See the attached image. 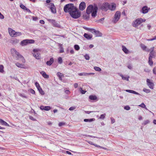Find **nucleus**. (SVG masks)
I'll return each mask as SVG.
<instances>
[{
    "label": "nucleus",
    "mask_w": 156,
    "mask_h": 156,
    "mask_svg": "<svg viewBox=\"0 0 156 156\" xmlns=\"http://www.w3.org/2000/svg\"><path fill=\"white\" fill-rule=\"evenodd\" d=\"M63 10H78L77 8L73 4L69 3L66 5L64 7Z\"/></svg>",
    "instance_id": "nucleus-7"
},
{
    "label": "nucleus",
    "mask_w": 156,
    "mask_h": 156,
    "mask_svg": "<svg viewBox=\"0 0 156 156\" xmlns=\"http://www.w3.org/2000/svg\"><path fill=\"white\" fill-rule=\"evenodd\" d=\"M105 19L104 18H102L101 19H100L99 20H97V22H100L101 23H103V22H102Z\"/></svg>",
    "instance_id": "nucleus-52"
},
{
    "label": "nucleus",
    "mask_w": 156,
    "mask_h": 156,
    "mask_svg": "<svg viewBox=\"0 0 156 156\" xmlns=\"http://www.w3.org/2000/svg\"><path fill=\"white\" fill-rule=\"evenodd\" d=\"M80 90L81 93L83 94H85L86 92V91L83 90L82 88L81 87L80 88Z\"/></svg>",
    "instance_id": "nucleus-47"
},
{
    "label": "nucleus",
    "mask_w": 156,
    "mask_h": 156,
    "mask_svg": "<svg viewBox=\"0 0 156 156\" xmlns=\"http://www.w3.org/2000/svg\"><path fill=\"white\" fill-rule=\"evenodd\" d=\"M4 66L2 65H0V72L1 73H4Z\"/></svg>",
    "instance_id": "nucleus-37"
},
{
    "label": "nucleus",
    "mask_w": 156,
    "mask_h": 156,
    "mask_svg": "<svg viewBox=\"0 0 156 156\" xmlns=\"http://www.w3.org/2000/svg\"><path fill=\"white\" fill-rule=\"evenodd\" d=\"M128 68L129 69H131L132 68V66L131 65L129 64L127 66Z\"/></svg>",
    "instance_id": "nucleus-63"
},
{
    "label": "nucleus",
    "mask_w": 156,
    "mask_h": 156,
    "mask_svg": "<svg viewBox=\"0 0 156 156\" xmlns=\"http://www.w3.org/2000/svg\"><path fill=\"white\" fill-rule=\"evenodd\" d=\"M115 4H113L111 5H110L108 4V9H110V10H114L115 9Z\"/></svg>",
    "instance_id": "nucleus-18"
},
{
    "label": "nucleus",
    "mask_w": 156,
    "mask_h": 156,
    "mask_svg": "<svg viewBox=\"0 0 156 156\" xmlns=\"http://www.w3.org/2000/svg\"><path fill=\"white\" fill-rule=\"evenodd\" d=\"M16 65L18 67L23 68V65L22 64L18 62H17L16 63Z\"/></svg>",
    "instance_id": "nucleus-32"
},
{
    "label": "nucleus",
    "mask_w": 156,
    "mask_h": 156,
    "mask_svg": "<svg viewBox=\"0 0 156 156\" xmlns=\"http://www.w3.org/2000/svg\"><path fill=\"white\" fill-rule=\"evenodd\" d=\"M40 73L42 75L43 77L45 78H48L49 77V76L44 71H41L40 72Z\"/></svg>",
    "instance_id": "nucleus-20"
},
{
    "label": "nucleus",
    "mask_w": 156,
    "mask_h": 156,
    "mask_svg": "<svg viewBox=\"0 0 156 156\" xmlns=\"http://www.w3.org/2000/svg\"><path fill=\"white\" fill-rule=\"evenodd\" d=\"M29 118H30V119L31 120H32L33 121H36V119L32 116H30Z\"/></svg>",
    "instance_id": "nucleus-58"
},
{
    "label": "nucleus",
    "mask_w": 156,
    "mask_h": 156,
    "mask_svg": "<svg viewBox=\"0 0 156 156\" xmlns=\"http://www.w3.org/2000/svg\"><path fill=\"white\" fill-rule=\"evenodd\" d=\"M86 6V3L84 2H81L79 5V10H84Z\"/></svg>",
    "instance_id": "nucleus-12"
},
{
    "label": "nucleus",
    "mask_w": 156,
    "mask_h": 156,
    "mask_svg": "<svg viewBox=\"0 0 156 156\" xmlns=\"http://www.w3.org/2000/svg\"><path fill=\"white\" fill-rule=\"evenodd\" d=\"M74 48L75 50L78 51L80 49L79 46L77 44L75 45L74 46Z\"/></svg>",
    "instance_id": "nucleus-43"
},
{
    "label": "nucleus",
    "mask_w": 156,
    "mask_h": 156,
    "mask_svg": "<svg viewBox=\"0 0 156 156\" xmlns=\"http://www.w3.org/2000/svg\"><path fill=\"white\" fill-rule=\"evenodd\" d=\"M96 30L94 29L90 28V29H89V31L90 32H91L92 33H95Z\"/></svg>",
    "instance_id": "nucleus-48"
},
{
    "label": "nucleus",
    "mask_w": 156,
    "mask_h": 156,
    "mask_svg": "<svg viewBox=\"0 0 156 156\" xmlns=\"http://www.w3.org/2000/svg\"><path fill=\"white\" fill-rule=\"evenodd\" d=\"M147 85L149 86V87L152 89L154 88V83L150 81V80L147 79Z\"/></svg>",
    "instance_id": "nucleus-11"
},
{
    "label": "nucleus",
    "mask_w": 156,
    "mask_h": 156,
    "mask_svg": "<svg viewBox=\"0 0 156 156\" xmlns=\"http://www.w3.org/2000/svg\"><path fill=\"white\" fill-rule=\"evenodd\" d=\"M12 52H14L15 54L16 55L15 58L16 59H19L20 58H22V62H24L25 61L23 56L20 54L19 52H18L15 49L13 48L11 50Z\"/></svg>",
    "instance_id": "nucleus-6"
},
{
    "label": "nucleus",
    "mask_w": 156,
    "mask_h": 156,
    "mask_svg": "<svg viewBox=\"0 0 156 156\" xmlns=\"http://www.w3.org/2000/svg\"><path fill=\"white\" fill-rule=\"evenodd\" d=\"M34 53L33 54V56L36 59H39L41 58V55L40 52L35 49L33 50Z\"/></svg>",
    "instance_id": "nucleus-10"
},
{
    "label": "nucleus",
    "mask_w": 156,
    "mask_h": 156,
    "mask_svg": "<svg viewBox=\"0 0 156 156\" xmlns=\"http://www.w3.org/2000/svg\"><path fill=\"white\" fill-rule=\"evenodd\" d=\"M20 96L22 97H23V98H27V97L25 96V95H24V94H20Z\"/></svg>",
    "instance_id": "nucleus-60"
},
{
    "label": "nucleus",
    "mask_w": 156,
    "mask_h": 156,
    "mask_svg": "<svg viewBox=\"0 0 156 156\" xmlns=\"http://www.w3.org/2000/svg\"><path fill=\"white\" fill-rule=\"evenodd\" d=\"M40 23L41 24H43L44 23V21L43 20H41L40 21Z\"/></svg>",
    "instance_id": "nucleus-64"
},
{
    "label": "nucleus",
    "mask_w": 156,
    "mask_h": 156,
    "mask_svg": "<svg viewBox=\"0 0 156 156\" xmlns=\"http://www.w3.org/2000/svg\"><path fill=\"white\" fill-rule=\"evenodd\" d=\"M89 99L92 101L97 100V98L95 95H91L89 96Z\"/></svg>",
    "instance_id": "nucleus-19"
},
{
    "label": "nucleus",
    "mask_w": 156,
    "mask_h": 156,
    "mask_svg": "<svg viewBox=\"0 0 156 156\" xmlns=\"http://www.w3.org/2000/svg\"><path fill=\"white\" fill-rule=\"evenodd\" d=\"M150 122L148 120H146L144 121L142 124L144 125H145L148 123H149Z\"/></svg>",
    "instance_id": "nucleus-45"
},
{
    "label": "nucleus",
    "mask_w": 156,
    "mask_h": 156,
    "mask_svg": "<svg viewBox=\"0 0 156 156\" xmlns=\"http://www.w3.org/2000/svg\"><path fill=\"white\" fill-rule=\"evenodd\" d=\"M95 120L94 118H92L90 119H84V121L85 122H91L92 121H94Z\"/></svg>",
    "instance_id": "nucleus-30"
},
{
    "label": "nucleus",
    "mask_w": 156,
    "mask_h": 156,
    "mask_svg": "<svg viewBox=\"0 0 156 156\" xmlns=\"http://www.w3.org/2000/svg\"><path fill=\"white\" fill-rule=\"evenodd\" d=\"M139 106L142 108H144L145 109L147 110H148L147 108H146V105L143 103H142L140 105H139Z\"/></svg>",
    "instance_id": "nucleus-33"
},
{
    "label": "nucleus",
    "mask_w": 156,
    "mask_h": 156,
    "mask_svg": "<svg viewBox=\"0 0 156 156\" xmlns=\"http://www.w3.org/2000/svg\"><path fill=\"white\" fill-rule=\"evenodd\" d=\"M8 32L10 34V35L12 37H13L14 34H15V32H16L15 30H13L12 28H9L8 29Z\"/></svg>",
    "instance_id": "nucleus-13"
},
{
    "label": "nucleus",
    "mask_w": 156,
    "mask_h": 156,
    "mask_svg": "<svg viewBox=\"0 0 156 156\" xmlns=\"http://www.w3.org/2000/svg\"><path fill=\"white\" fill-rule=\"evenodd\" d=\"M66 12H69L71 16L73 18L77 19L81 15L80 10H64Z\"/></svg>",
    "instance_id": "nucleus-2"
},
{
    "label": "nucleus",
    "mask_w": 156,
    "mask_h": 156,
    "mask_svg": "<svg viewBox=\"0 0 156 156\" xmlns=\"http://www.w3.org/2000/svg\"><path fill=\"white\" fill-rule=\"evenodd\" d=\"M146 20L140 18L136 19L135 21L133 23L132 25L133 27H137L138 26L140 25L141 23L143 22H145Z\"/></svg>",
    "instance_id": "nucleus-3"
},
{
    "label": "nucleus",
    "mask_w": 156,
    "mask_h": 156,
    "mask_svg": "<svg viewBox=\"0 0 156 156\" xmlns=\"http://www.w3.org/2000/svg\"><path fill=\"white\" fill-rule=\"evenodd\" d=\"M120 12L117 11L115 14L114 17L112 20V22L114 23H116L120 19Z\"/></svg>",
    "instance_id": "nucleus-4"
},
{
    "label": "nucleus",
    "mask_w": 156,
    "mask_h": 156,
    "mask_svg": "<svg viewBox=\"0 0 156 156\" xmlns=\"http://www.w3.org/2000/svg\"><path fill=\"white\" fill-rule=\"evenodd\" d=\"M90 11H91V16L92 17H95L97 13V10H90Z\"/></svg>",
    "instance_id": "nucleus-27"
},
{
    "label": "nucleus",
    "mask_w": 156,
    "mask_h": 156,
    "mask_svg": "<svg viewBox=\"0 0 156 156\" xmlns=\"http://www.w3.org/2000/svg\"><path fill=\"white\" fill-rule=\"evenodd\" d=\"M54 62V59L53 58H51L49 61H47L46 62V64L48 66H51Z\"/></svg>",
    "instance_id": "nucleus-25"
},
{
    "label": "nucleus",
    "mask_w": 156,
    "mask_h": 156,
    "mask_svg": "<svg viewBox=\"0 0 156 156\" xmlns=\"http://www.w3.org/2000/svg\"><path fill=\"white\" fill-rule=\"evenodd\" d=\"M35 85L36 86V87H37V89H38L39 88H40L41 87L40 86L39 83L37 82H35Z\"/></svg>",
    "instance_id": "nucleus-46"
},
{
    "label": "nucleus",
    "mask_w": 156,
    "mask_h": 156,
    "mask_svg": "<svg viewBox=\"0 0 156 156\" xmlns=\"http://www.w3.org/2000/svg\"><path fill=\"white\" fill-rule=\"evenodd\" d=\"M76 108L75 107H71L69 108V110L70 111H72L75 109Z\"/></svg>",
    "instance_id": "nucleus-56"
},
{
    "label": "nucleus",
    "mask_w": 156,
    "mask_h": 156,
    "mask_svg": "<svg viewBox=\"0 0 156 156\" xmlns=\"http://www.w3.org/2000/svg\"><path fill=\"white\" fill-rule=\"evenodd\" d=\"M32 19L34 21H36L38 19V18L37 17H35L34 16L32 17Z\"/></svg>",
    "instance_id": "nucleus-59"
},
{
    "label": "nucleus",
    "mask_w": 156,
    "mask_h": 156,
    "mask_svg": "<svg viewBox=\"0 0 156 156\" xmlns=\"http://www.w3.org/2000/svg\"><path fill=\"white\" fill-rule=\"evenodd\" d=\"M21 35V33L19 32H16L13 37H16V36H20Z\"/></svg>",
    "instance_id": "nucleus-34"
},
{
    "label": "nucleus",
    "mask_w": 156,
    "mask_h": 156,
    "mask_svg": "<svg viewBox=\"0 0 156 156\" xmlns=\"http://www.w3.org/2000/svg\"><path fill=\"white\" fill-rule=\"evenodd\" d=\"M148 63L150 66H152L153 65V62L152 58H148Z\"/></svg>",
    "instance_id": "nucleus-35"
},
{
    "label": "nucleus",
    "mask_w": 156,
    "mask_h": 156,
    "mask_svg": "<svg viewBox=\"0 0 156 156\" xmlns=\"http://www.w3.org/2000/svg\"><path fill=\"white\" fill-rule=\"evenodd\" d=\"M19 40L15 39L11 40V43L13 44H16L19 43Z\"/></svg>",
    "instance_id": "nucleus-24"
},
{
    "label": "nucleus",
    "mask_w": 156,
    "mask_h": 156,
    "mask_svg": "<svg viewBox=\"0 0 156 156\" xmlns=\"http://www.w3.org/2000/svg\"><path fill=\"white\" fill-rule=\"evenodd\" d=\"M126 91L127 92H129L131 93L135 94H136L140 95V94L138 92H136L133 90H126Z\"/></svg>",
    "instance_id": "nucleus-23"
},
{
    "label": "nucleus",
    "mask_w": 156,
    "mask_h": 156,
    "mask_svg": "<svg viewBox=\"0 0 156 156\" xmlns=\"http://www.w3.org/2000/svg\"><path fill=\"white\" fill-rule=\"evenodd\" d=\"M48 7L51 10H56V7L54 4L51 3L48 4Z\"/></svg>",
    "instance_id": "nucleus-15"
},
{
    "label": "nucleus",
    "mask_w": 156,
    "mask_h": 156,
    "mask_svg": "<svg viewBox=\"0 0 156 156\" xmlns=\"http://www.w3.org/2000/svg\"><path fill=\"white\" fill-rule=\"evenodd\" d=\"M111 123L112 124L114 123L115 122V119L112 117L111 118Z\"/></svg>",
    "instance_id": "nucleus-57"
},
{
    "label": "nucleus",
    "mask_w": 156,
    "mask_h": 156,
    "mask_svg": "<svg viewBox=\"0 0 156 156\" xmlns=\"http://www.w3.org/2000/svg\"><path fill=\"white\" fill-rule=\"evenodd\" d=\"M38 90H39V92L41 94L43 95L44 94V92L42 90L41 87L40 88H39L38 89Z\"/></svg>",
    "instance_id": "nucleus-39"
},
{
    "label": "nucleus",
    "mask_w": 156,
    "mask_h": 156,
    "mask_svg": "<svg viewBox=\"0 0 156 156\" xmlns=\"http://www.w3.org/2000/svg\"><path fill=\"white\" fill-rule=\"evenodd\" d=\"M30 92L31 94H35V92L34 90H33V89H31V90H30Z\"/></svg>",
    "instance_id": "nucleus-61"
},
{
    "label": "nucleus",
    "mask_w": 156,
    "mask_h": 156,
    "mask_svg": "<svg viewBox=\"0 0 156 156\" xmlns=\"http://www.w3.org/2000/svg\"><path fill=\"white\" fill-rule=\"evenodd\" d=\"M58 61L59 63L60 64L62 63V58L61 57H58Z\"/></svg>",
    "instance_id": "nucleus-40"
},
{
    "label": "nucleus",
    "mask_w": 156,
    "mask_h": 156,
    "mask_svg": "<svg viewBox=\"0 0 156 156\" xmlns=\"http://www.w3.org/2000/svg\"><path fill=\"white\" fill-rule=\"evenodd\" d=\"M141 12L143 14H145L148 12V10H140Z\"/></svg>",
    "instance_id": "nucleus-55"
},
{
    "label": "nucleus",
    "mask_w": 156,
    "mask_h": 156,
    "mask_svg": "<svg viewBox=\"0 0 156 156\" xmlns=\"http://www.w3.org/2000/svg\"><path fill=\"white\" fill-rule=\"evenodd\" d=\"M83 36L86 38L88 40L91 39L92 37V35L89 34L87 33H85L84 34Z\"/></svg>",
    "instance_id": "nucleus-17"
},
{
    "label": "nucleus",
    "mask_w": 156,
    "mask_h": 156,
    "mask_svg": "<svg viewBox=\"0 0 156 156\" xmlns=\"http://www.w3.org/2000/svg\"><path fill=\"white\" fill-rule=\"evenodd\" d=\"M20 7L23 9V10H29L28 9H27L22 4H21L20 5Z\"/></svg>",
    "instance_id": "nucleus-36"
},
{
    "label": "nucleus",
    "mask_w": 156,
    "mask_h": 156,
    "mask_svg": "<svg viewBox=\"0 0 156 156\" xmlns=\"http://www.w3.org/2000/svg\"><path fill=\"white\" fill-rule=\"evenodd\" d=\"M94 69L95 70L97 71L100 72L101 70V69L98 67L95 66L94 67Z\"/></svg>",
    "instance_id": "nucleus-42"
},
{
    "label": "nucleus",
    "mask_w": 156,
    "mask_h": 156,
    "mask_svg": "<svg viewBox=\"0 0 156 156\" xmlns=\"http://www.w3.org/2000/svg\"><path fill=\"white\" fill-rule=\"evenodd\" d=\"M153 73L155 75H156V67H154L153 70Z\"/></svg>",
    "instance_id": "nucleus-54"
},
{
    "label": "nucleus",
    "mask_w": 156,
    "mask_h": 156,
    "mask_svg": "<svg viewBox=\"0 0 156 156\" xmlns=\"http://www.w3.org/2000/svg\"><path fill=\"white\" fill-rule=\"evenodd\" d=\"M57 76L59 77V80H61L63 76V74L60 72H58L57 73Z\"/></svg>",
    "instance_id": "nucleus-31"
},
{
    "label": "nucleus",
    "mask_w": 156,
    "mask_h": 156,
    "mask_svg": "<svg viewBox=\"0 0 156 156\" xmlns=\"http://www.w3.org/2000/svg\"><path fill=\"white\" fill-rule=\"evenodd\" d=\"M106 115L105 114H102L100 115V119H103L105 118Z\"/></svg>",
    "instance_id": "nucleus-50"
},
{
    "label": "nucleus",
    "mask_w": 156,
    "mask_h": 156,
    "mask_svg": "<svg viewBox=\"0 0 156 156\" xmlns=\"http://www.w3.org/2000/svg\"><path fill=\"white\" fill-rule=\"evenodd\" d=\"M143 91L147 93H148L151 92V90H150L146 88H144L143 89Z\"/></svg>",
    "instance_id": "nucleus-38"
},
{
    "label": "nucleus",
    "mask_w": 156,
    "mask_h": 156,
    "mask_svg": "<svg viewBox=\"0 0 156 156\" xmlns=\"http://www.w3.org/2000/svg\"><path fill=\"white\" fill-rule=\"evenodd\" d=\"M108 3L105 2L102 4L99 3L98 5L96 4H94L93 5H90L87 8L86 10H98V8L101 10L105 9L107 7L108 8Z\"/></svg>",
    "instance_id": "nucleus-1"
},
{
    "label": "nucleus",
    "mask_w": 156,
    "mask_h": 156,
    "mask_svg": "<svg viewBox=\"0 0 156 156\" xmlns=\"http://www.w3.org/2000/svg\"><path fill=\"white\" fill-rule=\"evenodd\" d=\"M154 53L155 52L154 51H150L149 58H154Z\"/></svg>",
    "instance_id": "nucleus-29"
},
{
    "label": "nucleus",
    "mask_w": 156,
    "mask_h": 156,
    "mask_svg": "<svg viewBox=\"0 0 156 156\" xmlns=\"http://www.w3.org/2000/svg\"><path fill=\"white\" fill-rule=\"evenodd\" d=\"M34 42V40L26 39L22 41L20 43V45L22 46L27 45L29 44H33Z\"/></svg>",
    "instance_id": "nucleus-8"
},
{
    "label": "nucleus",
    "mask_w": 156,
    "mask_h": 156,
    "mask_svg": "<svg viewBox=\"0 0 156 156\" xmlns=\"http://www.w3.org/2000/svg\"><path fill=\"white\" fill-rule=\"evenodd\" d=\"M122 50L126 54H128L129 51L128 49L124 45L122 46Z\"/></svg>",
    "instance_id": "nucleus-26"
},
{
    "label": "nucleus",
    "mask_w": 156,
    "mask_h": 156,
    "mask_svg": "<svg viewBox=\"0 0 156 156\" xmlns=\"http://www.w3.org/2000/svg\"><path fill=\"white\" fill-rule=\"evenodd\" d=\"M51 109V107L50 106H45L44 108V110L49 111Z\"/></svg>",
    "instance_id": "nucleus-41"
},
{
    "label": "nucleus",
    "mask_w": 156,
    "mask_h": 156,
    "mask_svg": "<svg viewBox=\"0 0 156 156\" xmlns=\"http://www.w3.org/2000/svg\"><path fill=\"white\" fill-rule=\"evenodd\" d=\"M94 73H79L78 75L80 76H88L90 75H94Z\"/></svg>",
    "instance_id": "nucleus-14"
},
{
    "label": "nucleus",
    "mask_w": 156,
    "mask_h": 156,
    "mask_svg": "<svg viewBox=\"0 0 156 156\" xmlns=\"http://www.w3.org/2000/svg\"><path fill=\"white\" fill-rule=\"evenodd\" d=\"M95 34L96 35V37H101L102 36V34L98 30H96Z\"/></svg>",
    "instance_id": "nucleus-28"
},
{
    "label": "nucleus",
    "mask_w": 156,
    "mask_h": 156,
    "mask_svg": "<svg viewBox=\"0 0 156 156\" xmlns=\"http://www.w3.org/2000/svg\"><path fill=\"white\" fill-rule=\"evenodd\" d=\"M47 20L51 24L53 27L58 28H61V26L59 24V22L56 21L55 20L50 19H48Z\"/></svg>",
    "instance_id": "nucleus-5"
},
{
    "label": "nucleus",
    "mask_w": 156,
    "mask_h": 156,
    "mask_svg": "<svg viewBox=\"0 0 156 156\" xmlns=\"http://www.w3.org/2000/svg\"><path fill=\"white\" fill-rule=\"evenodd\" d=\"M119 76L122 77V80H126L127 81L129 80V76H123L122 74H120Z\"/></svg>",
    "instance_id": "nucleus-22"
},
{
    "label": "nucleus",
    "mask_w": 156,
    "mask_h": 156,
    "mask_svg": "<svg viewBox=\"0 0 156 156\" xmlns=\"http://www.w3.org/2000/svg\"><path fill=\"white\" fill-rule=\"evenodd\" d=\"M140 47L144 51H145L147 52L150 51V50L148 48H147V47L143 44H140Z\"/></svg>",
    "instance_id": "nucleus-16"
},
{
    "label": "nucleus",
    "mask_w": 156,
    "mask_h": 156,
    "mask_svg": "<svg viewBox=\"0 0 156 156\" xmlns=\"http://www.w3.org/2000/svg\"><path fill=\"white\" fill-rule=\"evenodd\" d=\"M141 10H150V8H148L147 6H144L142 8Z\"/></svg>",
    "instance_id": "nucleus-49"
},
{
    "label": "nucleus",
    "mask_w": 156,
    "mask_h": 156,
    "mask_svg": "<svg viewBox=\"0 0 156 156\" xmlns=\"http://www.w3.org/2000/svg\"><path fill=\"white\" fill-rule=\"evenodd\" d=\"M65 124V123L63 122H60L58 124V126H62L64 125Z\"/></svg>",
    "instance_id": "nucleus-53"
},
{
    "label": "nucleus",
    "mask_w": 156,
    "mask_h": 156,
    "mask_svg": "<svg viewBox=\"0 0 156 156\" xmlns=\"http://www.w3.org/2000/svg\"><path fill=\"white\" fill-rule=\"evenodd\" d=\"M86 12L83 13V18L86 20H88L89 19L90 14L92 12L91 11H90V10H86Z\"/></svg>",
    "instance_id": "nucleus-9"
},
{
    "label": "nucleus",
    "mask_w": 156,
    "mask_h": 156,
    "mask_svg": "<svg viewBox=\"0 0 156 156\" xmlns=\"http://www.w3.org/2000/svg\"><path fill=\"white\" fill-rule=\"evenodd\" d=\"M84 58L86 60H88L89 59L90 57L89 55L87 54H85L84 56Z\"/></svg>",
    "instance_id": "nucleus-44"
},
{
    "label": "nucleus",
    "mask_w": 156,
    "mask_h": 156,
    "mask_svg": "<svg viewBox=\"0 0 156 156\" xmlns=\"http://www.w3.org/2000/svg\"><path fill=\"white\" fill-rule=\"evenodd\" d=\"M0 123L2 125L8 126H9V125L7 123L1 119H0Z\"/></svg>",
    "instance_id": "nucleus-21"
},
{
    "label": "nucleus",
    "mask_w": 156,
    "mask_h": 156,
    "mask_svg": "<svg viewBox=\"0 0 156 156\" xmlns=\"http://www.w3.org/2000/svg\"><path fill=\"white\" fill-rule=\"evenodd\" d=\"M124 108L127 110H129L130 109V107L128 105H126L124 107Z\"/></svg>",
    "instance_id": "nucleus-51"
},
{
    "label": "nucleus",
    "mask_w": 156,
    "mask_h": 156,
    "mask_svg": "<svg viewBox=\"0 0 156 156\" xmlns=\"http://www.w3.org/2000/svg\"><path fill=\"white\" fill-rule=\"evenodd\" d=\"M74 86L75 88H76L78 87V83H74Z\"/></svg>",
    "instance_id": "nucleus-62"
}]
</instances>
